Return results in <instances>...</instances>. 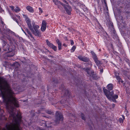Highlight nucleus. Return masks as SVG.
<instances>
[{
  "label": "nucleus",
  "mask_w": 130,
  "mask_h": 130,
  "mask_svg": "<svg viewBox=\"0 0 130 130\" xmlns=\"http://www.w3.org/2000/svg\"><path fill=\"white\" fill-rule=\"evenodd\" d=\"M104 92L106 96L109 100H112L113 101H115V99H117L118 98V96L117 95H115L113 96L112 95H110L108 94L109 91L105 89V87L103 88Z\"/></svg>",
  "instance_id": "nucleus-3"
},
{
  "label": "nucleus",
  "mask_w": 130,
  "mask_h": 130,
  "mask_svg": "<svg viewBox=\"0 0 130 130\" xmlns=\"http://www.w3.org/2000/svg\"><path fill=\"white\" fill-rule=\"evenodd\" d=\"M112 85L111 84H108L107 86V88L109 90H112Z\"/></svg>",
  "instance_id": "nucleus-21"
},
{
  "label": "nucleus",
  "mask_w": 130,
  "mask_h": 130,
  "mask_svg": "<svg viewBox=\"0 0 130 130\" xmlns=\"http://www.w3.org/2000/svg\"><path fill=\"white\" fill-rule=\"evenodd\" d=\"M24 16H25L24 17L25 18V20L26 22L27 23L29 28L30 29L31 28H32L31 24V20L27 16L25 15H24Z\"/></svg>",
  "instance_id": "nucleus-7"
},
{
  "label": "nucleus",
  "mask_w": 130,
  "mask_h": 130,
  "mask_svg": "<svg viewBox=\"0 0 130 130\" xmlns=\"http://www.w3.org/2000/svg\"><path fill=\"white\" fill-rule=\"evenodd\" d=\"M56 118L57 121H62L63 120V118L62 114L58 112L57 111L56 113Z\"/></svg>",
  "instance_id": "nucleus-5"
},
{
  "label": "nucleus",
  "mask_w": 130,
  "mask_h": 130,
  "mask_svg": "<svg viewBox=\"0 0 130 130\" xmlns=\"http://www.w3.org/2000/svg\"><path fill=\"white\" fill-rule=\"evenodd\" d=\"M35 23H32L33 28L34 29V31H37L39 30L38 29L39 28V26L38 25H35Z\"/></svg>",
  "instance_id": "nucleus-18"
},
{
  "label": "nucleus",
  "mask_w": 130,
  "mask_h": 130,
  "mask_svg": "<svg viewBox=\"0 0 130 130\" xmlns=\"http://www.w3.org/2000/svg\"><path fill=\"white\" fill-rule=\"evenodd\" d=\"M1 23L3 25L4 23V22L3 21H2Z\"/></svg>",
  "instance_id": "nucleus-38"
},
{
  "label": "nucleus",
  "mask_w": 130,
  "mask_h": 130,
  "mask_svg": "<svg viewBox=\"0 0 130 130\" xmlns=\"http://www.w3.org/2000/svg\"><path fill=\"white\" fill-rule=\"evenodd\" d=\"M17 17L18 18V19H19L20 18V17L19 16H18V15H17Z\"/></svg>",
  "instance_id": "nucleus-36"
},
{
  "label": "nucleus",
  "mask_w": 130,
  "mask_h": 130,
  "mask_svg": "<svg viewBox=\"0 0 130 130\" xmlns=\"http://www.w3.org/2000/svg\"><path fill=\"white\" fill-rule=\"evenodd\" d=\"M46 41L49 46L52 48L55 51H56L57 47L55 46L50 42L47 40H46Z\"/></svg>",
  "instance_id": "nucleus-8"
},
{
  "label": "nucleus",
  "mask_w": 130,
  "mask_h": 130,
  "mask_svg": "<svg viewBox=\"0 0 130 130\" xmlns=\"http://www.w3.org/2000/svg\"><path fill=\"white\" fill-rule=\"evenodd\" d=\"M88 64L89 65H90L91 66L92 65V63L91 61H88Z\"/></svg>",
  "instance_id": "nucleus-25"
},
{
  "label": "nucleus",
  "mask_w": 130,
  "mask_h": 130,
  "mask_svg": "<svg viewBox=\"0 0 130 130\" xmlns=\"http://www.w3.org/2000/svg\"><path fill=\"white\" fill-rule=\"evenodd\" d=\"M23 31H24V33H25V35H27V34H26V32H25V31H23Z\"/></svg>",
  "instance_id": "nucleus-37"
},
{
  "label": "nucleus",
  "mask_w": 130,
  "mask_h": 130,
  "mask_svg": "<svg viewBox=\"0 0 130 130\" xmlns=\"http://www.w3.org/2000/svg\"><path fill=\"white\" fill-rule=\"evenodd\" d=\"M10 78L9 75H8L5 77H2L0 76V81H7Z\"/></svg>",
  "instance_id": "nucleus-10"
},
{
  "label": "nucleus",
  "mask_w": 130,
  "mask_h": 130,
  "mask_svg": "<svg viewBox=\"0 0 130 130\" xmlns=\"http://www.w3.org/2000/svg\"><path fill=\"white\" fill-rule=\"evenodd\" d=\"M109 21H110V23L111 24V22L110 21V20L109 19Z\"/></svg>",
  "instance_id": "nucleus-42"
},
{
  "label": "nucleus",
  "mask_w": 130,
  "mask_h": 130,
  "mask_svg": "<svg viewBox=\"0 0 130 130\" xmlns=\"http://www.w3.org/2000/svg\"><path fill=\"white\" fill-rule=\"evenodd\" d=\"M47 23L45 21H42V26L41 27V30L42 31H44L46 28Z\"/></svg>",
  "instance_id": "nucleus-12"
},
{
  "label": "nucleus",
  "mask_w": 130,
  "mask_h": 130,
  "mask_svg": "<svg viewBox=\"0 0 130 130\" xmlns=\"http://www.w3.org/2000/svg\"><path fill=\"white\" fill-rule=\"evenodd\" d=\"M28 37H29V36H28Z\"/></svg>",
  "instance_id": "nucleus-44"
},
{
  "label": "nucleus",
  "mask_w": 130,
  "mask_h": 130,
  "mask_svg": "<svg viewBox=\"0 0 130 130\" xmlns=\"http://www.w3.org/2000/svg\"><path fill=\"white\" fill-rule=\"evenodd\" d=\"M10 7L11 8L12 10L13 11H14V7L13 6H10Z\"/></svg>",
  "instance_id": "nucleus-30"
},
{
  "label": "nucleus",
  "mask_w": 130,
  "mask_h": 130,
  "mask_svg": "<svg viewBox=\"0 0 130 130\" xmlns=\"http://www.w3.org/2000/svg\"><path fill=\"white\" fill-rule=\"evenodd\" d=\"M78 58L80 60L85 62H87L89 60V58L86 57L80 56L78 57Z\"/></svg>",
  "instance_id": "nucleus-14"
},
{
  "label": "nucleus",
  "mask_w": 130,
  "mask_h": 130,
  "mask_svg": "<svg viewBox=\"0 0 130 130\" xmlns=\"http://www.w3.org/2000/svg\"><path fill=\"white\" fill-rule=\"evenodd\" d=\"M123 121V120L122 118H120L119 119V121L120 123H122Z\"/></svg>",
  "instance_id": "nucleus-27"
},
{
  "label": "nucleus",
  "mask_w": 130,
  "mask_h": 130,
  "mask_svg": "<svg viewBox=\"0 0 130 130\" xmlns=\"http://www.w3.org/2000/svg\"><path fill=\"white\" fill-rule=\"evenodd\" d=\"M94 67H95V68H96V66L95 65H94Z\"/></svg>",
  "instance_id": "nucleus-41"
},
{
  "label": "nucleus",
  "mask_w": 130,
  "mask_h": 130,
  "mask_svg": "<svg viewBox=\"0 0 130 130\" xmlns=\"http://www.w3.org/2000/svg\"><path fill=\"white\" fill-rule=\"evenodd\" d=\"M27 76V77H30V76H29V75H28Z\"/></svg>",
  "instance_id": "nucleus-40"
},
{
  "label": "nucleus",
  "mask_w": 130,
  "mask_h": 130,
  "mask_svg": "<svg viewBox=\"0 0 130 130\" xmlns=\"http://www.w3.org/2000/svg\"><path fill=\"white\" fill-rule=\"evenodd\" d=\"M82 118L83 120H85V118L84 117V115L83 114H82Z\"/></svg>",
  "instance_id": "nucleus-28"
},
{
  "label": "nucleus",
  "mask_w": 130,
  "mask_h": 130,
  "mask_svg": "<svg viewBox=\"0 0 130 130\" xmlns=\"http://www.w3.org/2000/svg\"><path fill=\"white\" fill-rule=\"evenodd\" d=\"M26 31L28 33V34L30 36L31 38H32L33 39H34V37H33L32 35L31 34V33L28 29L26 28Z\"/></svg>",
  "instance_id": "nucleus-22"
},
{
  "label": "nucleus",
  "mask_w": 130,
  "mask_h": 130,
  "mask_svg": "<svg viewBox=\"0 0 130 130\" xmlns=\"http://www.w3.org/2000/svg\"><path fill=\"white\" fill-rule=\"evenodd\" d=\"M29 74H31V73H29Z\"/></svg>",
  "instance_id": "nucleus-43"
},
{
  "label": "nucleus",
  "mask_w": 130,
  "mask_h": 130,
  "mask_svg": "<svg viewBox=\"0 0 130 130\" xmlns=\"http://www.w3.org/2000/svg\"><path fill=\"white\" fill-rule=\"evenodd\" d=\"M47 112L48 113V114H51L52 113V112L51 111H47Z\"/></svg>",
  "instance_id": "nucleus-32"
},
{
  "label": "nucleus",
  "mask_w": 130,
  "mask_h": 130,
  "mask_svg": "<svg viewBox=\"0 0 130 130\" xmlns=\"http://www.w3.org/2000/svg\"><path fill=\"white\" fill-rule=\"evenodd\" d=\"M32 33L34 34L35 36L40 37L41 36V33L39 31V30L37 31H34L33 29V28H32L30 29Z\"/></svg>",
  "instance_id": "nucleus-9"
},
{
  "label": "nucleus",
  "mask_w": 130,
  "mask_h": 130,
  "mask_svg": "<svg viewBox=\"0 0 130 130\" xmlns=\"http://www.w3.org/2000/svg\"><path fill=\"white\" fill-rule=\"evenodd\" d=\"M84 69H85L87 72L88 74L87 75L88 76H90L92 78L96 80L97 78L96 75L94 74V72L91 70L90 68H84Z\"/></svg>",
  "instance_id": "nucleus-4"
},
{
  "label": "nucleus",
  "mask_w": 130,
  "mask_h": 130,
  "mask_svg": "<svg viewBox=\"0 0 130 130\" xmlns=\"http://www.w3.org/2000/svg\"><path fill=\"white\" fill-rule=\"evenodd\" d=\"M63 6L67 14L69 15H70L71 11H72L71 7L68 5L65 4Z\"/></svg>",
  "instance_id": "nucleus-6"
},
{
  "label": "nucleus",
  "mask_w": 130,
  "mask_h": 130,
  "mask_svg": "<svg viewBox=\"0 0 130 130\" xmlns=\"http://www.w3.org/2000/svg\"><path fill=\"white\" fill-rule=\"evenodd\" d=\"M27 9L30 12H33L34 11L32 8L29 6H28L26 7Z\"/></svg>",
  "instance_id": "nucleus-19"
},
{
  "label": "nucleus",
  "mask_w": 130,
  "mask_h": 130,
  "mask_svg": "<svg viewBox=\"0 0 130 130\" xmlns=\"http://www.w3.org/2000/svg\"><path fill=\"white\" fill-rule=\"evenodd\" d=\"M91 53L92 55V57L94 61H95L98 59V58L94 52L91 51Z\"/></svg>",
  "instance_id": "nucleus-16"
},
{
  "label": "nucleus",
  "mask_w": 130,
  "mask_h": 130,
  "mask_svg": "<svg viewBox=\"0 0 130 130\" xmlns=\"http://www.w3.org/2000/svg\"><path fill=\"white\" fill-rule=\"evenodd\" d=\"M3 49L4 51H7V50H9V45L7 44L6 45V42L4 41L3 40L2 41Z\"/></svg>",
  "instance_id": "nucleus-11"
},
{
  "label": "nucleus",
  "mask_w": 130,
  "mask_h": 130,
  "mask_svg": "<svg viewBox=\"0 0 130 130\" xmlns=\"http://www.w3.org/2000/svg\"><path fill=\"white\" fill-rule=\"evenodd\" d=\"M56 42L58 45V48L59 50H60L61 49V43L60 41L58 39H57L56 40Z\"/></svg>",
  "instance_id": "nucleus-17"
},
{
  "label": "nucleus",
  "mask_w": 130,
  "mask_h": 130,
  "mask_svg": "<svg viewBox=\"0 0 130 130\" xmlns=\"http://www.w3.org/2000/svg\"><path fill=\"white\" fill-rule=\"evenodd\" d=\"M39 9L40 10V11H41V12H42V9L41 8H39Z\"/></svg>",
  "instance_id": "nucleus-33"
},
{
  "label": "nucleus",
  "mask_w": 130,
  "mask_h": 130,
  "mask_svg": "<svg viewBox=\"0 0 130 130\" xmlns=\"http://www.w3.org/2000/svg\"><path fill=\"white\" fill-rule=\"evenodd\" d=\"M122 118H123V119L124 120V119H125L124 117V116L123 115H122Z\"/></svg>",
  "instance_id": "nucleus-35"
},
{
  "label": "nucleus",
  "mask_w": 130,
  "mask_h": 130,
  "mask_svg": "<svg viewBox=\"0 0 130 130\" xmlns=\"http://www.w3.org/2000/svg\"><path fill=\"white\" fill-rule=\"evenodd\" d=\"M0 32L2 33L3 38L5 39H7L11 43L13 40V39L12 37L10 36L8 34L9 33H11L13 32L9 29H4L2 31L0 29Z\"/></svg>",
  "instance_id": "nucleus-2"
},
{
  "label": "nucleus",
  "mask_w": 130,
  "mask_h": 130,
  "mask_svg": "<svg viewBox=\"0 0 130 130\" xmlns=\"http://www.w3.org/2000/svg\"><path fill=\"white\" fill-rule=\"evenodd\" d=\"M94 61L97 66H98L99 67L102 64L101 62L98 59Z\"/></svg>",
  "instance_id": "nucleus-20"
},
{
  "label": "nucleus",
  "mask_w": 130,
  "mask_h": 130,
  "mask_svg": "<svg viewBox=\"0 0 130 130\" xmlns=\"http://www.w3.org/2000/svg\"><path fill=\"white\" fill-rule=\"evenodd\" d=\"M100 72L102 73L103 72V69H101L100 70Z\"/></svg>",
  "instance_id": "nucleus-34"
},
{
  "label": "nucleus",
  "mask_w": 130,
  "mask_h": 130,
  "mask_svg": "<svg viewBox=\"0 0 130 130\" xmlns=\"http://www.w3.org/2000/svg\"><path fill=\"white\" fill-rule=\"evenodd\" d=\"M0 90L3 101L12 119L13 124L7 128L8 130H20L19 124L21 122V117L19 112H14V107H19L18 102L14 96V93L7 82H0Z\"/></svg>",
  "instance_id": "nucleus-1"
},
{
  "label": "nucleus",
  "mask_w": 130,
  "mask_h": 130,
  "mask_svg": "<svg viewBox=\"0 0 130 130\" xmlns=\"http://www.w3.org/2000/svg\"><path fill=\"white\" fill-rule=\"evenodd\" d=\"M12 19L14 20V21H15L17 23H18V22L17 20L14 17L12 16Z\"/></svg>",
  "instance_id": "nucleus-26"
},
{
  "label": "nucleus",
  "mask_w": 130,
  "mask_h": 130,
  "mask_svg": "<svg viewBox=\"0 0 130 130\" xmlns=\"http://www.w3.org/2000/svg\"><path fill=\"white\" fill-rule=\"evenodd\" d=\"M55 4L56 5H57L58 8L61 10L62 9V8L61 7V5H62L63 6H64V4L58 1H56L55 2Z\"/></svg>",
  "instance_id": "nucleus-13"
},
{
  "label": "nucleus",
  "mask_w": 130,
  "mask_h": 130,
  "mask_svg": "<svg viewBox=\"0 0 130 130\" xmlns=\"http://www.w3.org/2000/svg\"><path fill=\"white\" fill-rule=\"evenodd\" d=\"M63 2L65 3L66 4H68V2L66 0H62Z\"/></svg>",
  "instance_id": "nucleus-29"
},
{
  "label": "nucleus",
  "mask_w": 130,
  "mask_h": 130,
  "mask_svg": "<svg viewBox=\"0 0 130 130\" xmlns=\"http://www.w3.org/2000/svg\"><path fill=\"white\" fill-rule=\"evenodd\" d=\"M76 48V47L75 46H73V47H72L71 49V51L72 52H73L74 51V50Z\"/></svg>",
  "instance_id": "nucleus-24"
},
{
  "label": "nucleus",
  "mask_w": 130,
  "mask_h": 130,
  "mask_svg": "<svg viewBox=\"0 0 130 130\" xmlns=\"http://www.w3.org/2000/svg\"><path fill=\"white\" fill-rule=\"evenodd\" d=\"M71 43L72 45H73L74 44V42L72 40H71Z\"/></svg>",
  "instance_id": "nucleus-31"
},
{
  "label": "nucleus",
  "mask_w": 130,
  "mask_h": 130,
  "mask_svg": "<svg viewBox=\"0 0 130 130\" xmlns=\"http://www.w3.org/2000/svg\"><path fill=\"white\" fill-rule=\"evenodd\" d=\"M126 114V115L127 116H128V112Z\"/></svg>",
  "instance_id": "nucleus-39"
},
{
  "label": "nucleus",
  "mask_w": 130,
  "mask_h": 130,
  "mask_svg": "<svg viewBox=\"0 0 130 130\" xmlns=\"http://www.w3.org/2000/svg\"><path fill=\"white\" fill-rule=\"evenodd\" d=\"M115 76L117 79V80L118 81H123L120 78V76H119V74L117 72H115Z\"/></svg>",
  "instance_id": "nucleus-15"
},
{
  "label": "nucleus",
  "mask_w": 130,
  "mask_h": 130,
  "mask_svg": "<svg viewBox=\"0 0 130 130\" xmlns=\"http://www.w3.org/2000/svg\"><path fill=\"white\" fill-rule=\"evenodd\" d=\"M20 9L18 7H16L14 9L13 11H14L16 12H18L20 11Z\"/></svg>",
  "instance_id": "nucleus-23"
}]
</instances>
